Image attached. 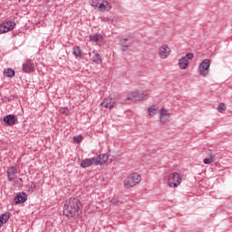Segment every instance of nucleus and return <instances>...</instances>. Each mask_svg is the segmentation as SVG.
I'll return each instance as SVG.
<instances>
[{"instance_id":"1","label":"nucleus","mask_w":232,"mask_h":232,"mask_svg":"<svg viewBox=\"0 0 232 232\" xmlns=\"http://www.w3.org/2000/svg\"><path fill=\"white\" fill-rule=\"evenodd\" d=\"M82 205L81 200L77 198H71L67 199L63 206V215L67 218H77L81 215V208Z\"/></svg>"},{"instance_id":"2","label":"nucleus","mask_w":232,"mask_h":232,"mask_svg":"<svg viewBox=\"0 0 232 232\" xmlns=\"http://www.w3.org/2000/svg\"><path fill=\"white\" fill-rule=\"evenodd\" d=\"M150 95V91H136L129 92L125 97L122 94L118 96V101L124 102L126 101H130V102H141L145 101L146 97Z\"/></svg>"},{"instance_id":"3","label":"nucleus","mask_w":232,"mask_h":232,"mask_svg":"<svg viewBox=\"0 0 232 232\" xmlns=\"http://www.w3.org/2000/svg\"><path fill=\"white\" fill-rule=\"evenodd\" d=\"M108 162V154H102L92 159H85L81 162V168L86 169L90 166H102Z\"/></svg>"},{"instance_id":"4","label":"nucleus","mask_w":232,"mask_h":232,"mask_svg":"<svg viewBox=\"0 0 232 232\" xmlns=\"http://www.w3.org/2000/svg\"><path fill=\"white\" fill-rule=\"evenodd\" d=\"M141 180L142 178L140 177V174L133 172L123 180V187L125 189H131V188H135L137 184H140Z\"/></svg>"},{"instance_id":"5","label":"nucleus","mask_w":232,"mask_h":232,"mask_svg":"<svg viewBox=\"0 0 232 232\" xmlns=\"http://www.w3.org/2000/svg\"><path fill=\"white\" fill-rule=\"evenodd\" d=\"M90 5L93 8H98L100 12H109V10H111V5L106 0H91Z\"/></svg>"},{"instance_id":"6","label":"nucleus","mask_w":232,"mask_h":232,"mask_svg":"<svg viewBox=\"0 0 232 232\" xmlns=\"http://www.w3.org/2000/svg\"><path fill=\"white\" fill-rule=\"evenodd\" d=\"M135 43V37L133 35L122 36L120 38V45L121 52H128L130 47Z\"/></svg>"},{"instance_id":"7","label":"nucleus","mask_w":232,"mask_h":232,"mask_svg":"<svg viewBox=\"0 0 232 232\" xmlns=\"http://www.w3.org/2000/svg\"><path fill=\"white\" fill-rule=\"evenodd\" d=\"M181 182L182 176L177 172L171 173L168 178V185L169 188H179Z\"/></svg>"},{"instance_id":"8","label":"nucleus","mask_w":232,"mask_h":232,"mask_svg":"<svg viewBox=\"0 0 232 232\" xmlns=\"http://www.w3.org/2000/svg\"><path fill=\"white\" fill-rule=\"evenodd\" d=\"M210 66H211V61L209 59L203 60L198 67L199 74L202 77H208V75H209V67Z\"/></svg>"},{"instance_id":"9","label":"nucleus","mask_w":232,"mask_h":232,"mask_svg":"<svg viewBox=\"0 0 232 232\" xmlns=\"http://www.w3.org/2000/svg\"><path fill=\"white\" fill-rule=\"evenodd\" d=\"M170 117H171V112H169V110L164 109V108L160 110V124H162V126H164V124H167Z\"/></svg>"},{"instance_id":"10","label":"nucleus","mask_w":232,"mask_h":232,"mask_svg":"<svg viewBox=\"0 0 232 232\" xmlns=\"http://www.w3.org/2000/svg\"><path fill=\"white\" fill-rule=\"evenodd\" d=\"M15 28V23L12 21H7L0 24V34H6Z\"/></svg>"},{"instance_id":"11","label":"nucleus","mask_w":232,"mask_h":232,"mask_svg":"<svg viewBox=\"0 0 232 232\" xmlns=\"http://www.w3.org/2000/svg\"><path fill=\"white\" fill-rule=\"evenodd\" d=\"M169 53H171V49L168 44H163L159 49V55L160 59H168L169 57Z\"/></svg>"},{"instance_id":"12","label":"nucleus","mask_w":232,"mask_h":232,"mask_svg":"<svg viewBox=\"0 0 232 232\" xmlns=\"http://www.w3.org/2000/svg\"><path fill=\"white\" fill-rule=\"evenodd\" d=\"M23 70L25 73H30V72H34V70H35V64L34 63V61L27 60L23 64Z\"/></svg>"},{"instance_id":"13","label":"nucleus","mask_w":232,"mask_h":232,"mask_svg":"<svg viewBox=\"0 0 232 232\" xmlns=\"http://www.w3.org/2000/svg\"><path fill=\"white\" fill-rule=\"evenodd\" d=\"M15 121H17V118H15V115L14 114H8L4 118V122H5L7 126H14V124H15Z\"/></svg>"},{"instance_id":"14","label":"nucleus","mask_w":232,"mask_h":232,"mask_svg":"<svg viewBox=\"0 0 232 232\" xmlns=\"http://www.w3.org/2000/svg\"><path fill=\"white\" fill-rule=\"evenodd\" d=\"M7 174V179L9 182H13L14 177L17 174V169L15 167H9L6 171Z\"/></svg>"},{"instance_id":"15","label":"nucleus","mask_w":232,"mask_h":232,"mask_svg":"<svg viewBox=\"0 0 232 232\" xmlns=\"http://www.w3.org/2000/svg\"><path fill=\"white\" fill-rule=\"evenodd\" d=\"M27 198H28V196L26 195V193L22 192V193H19L14 198V202H15V204H23V203L26 202Z\"/></svg>"},{"instance_id":"16","label":"nucleus","mask_w":232,"mask_h":232,"mask_svg":"<svg viewBox=\"0 0 232 232\" xmlns=\"http://www.w3.org/2000/svg\"><path fill=\"white\" fill-rule=\"evenodd\" d=\"M179 66L180 70H188V66H189V61L186 59V57H181L179 60Z\"/></svg>"},{"instance_id":"17","label":"nucleus","mask_w":232,"mask_h":232,"mask_svg":"<svg viewBox=\"0 0 232 232\" xmlns=\"http://www.w3.org/2000/svg\"><path fill=\"white\" fill-rule=\"evenodd\" d=\"M4 75L5 77H14V75H15V71H14V69H5Z\"/></svg>"},{"instance_id":"18","label":"nucleus","mask_w":232,"mask_h":232,"mask_svg":"<svg viewBox=\"0 0 232 232\" xmlns=\"http://www.w3.org/2000/svg\"><path fill=\"white\" fill-rule=\"evenodd\" d=\"M149 115L150 117H154V115H157V106L152 105L148 108Z\"/></svg>"},{"instance_id":"19","label":"nucleus","mask_w":232,"mask_h":232,"mask_svg":"<svg viewBox=\"0 0 232 232\" xmlns=\"http://www.w3.org/2000/svg\"><path fill=\"white\" fill-rule=\"evenodd\" d=\"M72 53L76 57H81V55H82V51L81 50V47L74 46Z\"/></svg>"},{"instance_id":"20","label":"nucleus","mask_w":232,"mask_h":232,"mask_svg":"<svg viewBox=\"0 0 232 232\" xmlns=\"http://www.w3.org/2000/svg\"><path fill=\"white\" fill-rule=\"evenodd\" d=\"M92 59L93 63H96L97 64H101V63H102V59L99 53H95Z\"/></svg>"},{"instance_id":"21","label":"nucleus","mask_w":232,"mask_h":232,"mask_svg":"<svg viewBox=\"0 0 232 232\" xmlns=\"http://www.w3.org/2000/svg\"><path fill=\"white\" fill-rule=\"evenodd\" d=\"M9 218H10L9 213H5L0 216V220H2L4 224H6V222H8Z\"/></svg>"},{"instance_id":"22","label":"nucleus","mask_w":232,"mask_h":232,"mask_svg":"<svg viewBox=\"0 0 232 232\" xmlns=\"http://www.w3.org/2000/svg\"><path fill=\"white\" fill-rule=\"evenodd\" d=\"M204 164H213V162H215V156L213 155H209L208 158H206L203 160Z\"/></svg>"},{"instance_id":"23","label":"nucleus","mask_w":232,"mask_h":232,"mask_svg":"<svg viewBox=\"0 0 232 232\" xmlns=\"http://www.w3.org/2000/svg\"><path fill=\"white\" fill-rule=\"evenodd\" d=\"M101 106H103L104 108H109L110 110H111V108H113V102H102Z\"/></svg>"},{"instance_id":"24","label":"nucleus","mask_w":232,"mask_h":232,"mask_svg":"<svg viewBox=\"0 0 232 232\" xmlns=\"http://www.w3.org/2000/svg\"><path fill=\"white\" fill-rule=\"evenodd\" d=\"M73 142H74V144H79V143L82 142V136H81V135L74 136Z\"/></svg>"},{"instance_id":"25","label":"nucleus","mask_w":232,"mask_h":232,"mask_svg":"<svg viewBox=\"0 0 232 232\" xmlns=\"http://www.w3.org/2000/svg\"><path fill=\"white\" fill-rule=\"evenodd\" d=\"M99 39H101V36H99V34L90 36V41H92V43H97Z\"/></svg>"},{"instance_id":"26","label":"nucleus","mask_w":232,"mask_h":232,"mask_svg":"<svg viewBox=\"0 0 232 232\" xmlns=\"http://www.w3.org/2000/svg\"><path fill=\"white\" fill-rule=\"evenodd\" d=\"M218 111H219V113H223L224 111H226V104L220 103L218 106Z\"/></svg>"},{"instance_id":"27","label":"nucleus","mask_w":232,"mask_h":232,"mask_svg":"<svg viewBox=\"0 0 232 232\" xmlns=\"http://www.w3.org/2000/svg\"><path fill=\"white\" fill-rule=\"evenodd\" d=\"M185 57H186L187 61H188V59L191 60V59H193V57H195V54H193V53H188Z\"/></svg>"},{"instance_id":"28","label":"nucleus","mask_w":232,"mask_h":232,"mask_svg":"<svg viewBox=\"0 0 232 232\" xmlns=\"http://www.w3.org/2000/svg\"><path fill=\"white\" fill-rule=\"evenodd\" d=\"M61 113H63V115H68V113H70V111L68 109H61Z\"/></svg>"},{"instance_id":"29","label":"nucleus","mask_w":232,"mask_h":232,"mask_svg":"<svg viewBox=\"0 0 232 232\" xmlns=\"http://www.w3.org/2000/svg\"><path fill=\"white\" fill-rule=\"evenodd\" d=\"M4 224L5 223L0 219V227H3Z\"/></svg>"},{"instance_id":"30","label":"nucleus","mask_w":232,"mask_h":232,"mask_svg":"<svg viewBox=\"0 0 232 232\" xmlns=\"http://www.w3.org/2000/svg\"><path fill=\"white\" fill-rule=\"evenodd\" d=\"M90 57H92V53H89Z\"/></svg>"}]
</instances>
